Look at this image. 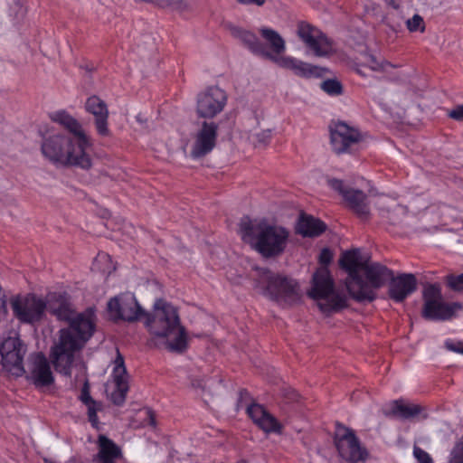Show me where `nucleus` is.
Returning a JSON list of instances; mask_svg holds the SVG:
<instances>
[{"label": "nucleus", "instance_id": "3", "mask_svg": "<svg viewBox=\"0 0 463 463\" xmlns=\"http://www.w3.org/2000/svg\"><path fill=\"white\" fill-rule=\"evenodd\" d=\"M339 266L347 273L345 280L347 292L357 303L375 300L377 290L389 282L393 275V271L386 266L364 260L358 249L342 253Z\"/></svg>", "mask_w": 463, "mask_h": 463}, {"label": "nucleus", "instance_id": "31", "mask_svg": "<svg viewBox=\"0 0 463 463\" xmlns=\"http://www.w3.org/2000/svg\"><path fill=\"white\" fill-rule=\"evenodd\" d=\"M321 89L331 96H338L343 93V86L337 80L328 79L321 83Z\"/></svg>", "mask_w": 463, "mask_h": 463}, {"label": "nucleus", "instance_id": "49", "mask_svg": "<svg viewBox=\"0 0 463 463\" xmlns=\"http://www.w3.org/2000/svg\"><path fill=\"white\" fill-rule=\"evenodd\" d=\"M355 71H356V72H357L358 74H360V75H364V71H363V70H362V68H361V67H357V68L355 69Z\"/></svg>", "mask_w": 463, "mask_h": 463}, {"label": "nucleus", "instance_id": "25", "mask_svg": "<svg viewBox=\"0 0 463 463\" xmlns=\"http://www.w3.org/2000/svg\"><path fill=\"white\" fill-rule=\"evenodd\" d=\"M232 35L241 41L254 54L269 60H272L274 57V55L267 51L266 46L257 39L251 31H232Z\"/></svg>", "mask_w": 463, "mask_h": 463}, {"label": "nucleus", "instance_id": "39", "mask_svg": "<svg viewBox=\"0 0 463 463\" xmlns=\"http://www.w3.org/2000/svg\"><path fill=\"white\" fill-rule=\"evenodd\" d=\"M333 259V253L328 248H324L319 254V262L326 266L328 265Z\"/></svg>", "mask_w": 463, "mask_h": 463}, {"label": "nucleus", "instance_id": "41", "mask_svg": "<svg viewBox=\"0 0 463 463\" xmlns=\"http://www.w3.org/2000/svg\"><path fill=\"white\" fill-rule=\"evenodd\" d=\"M146 418L148 420V424L155 427L156 426L155 412L150 408H146Z\"/></svg>", "mask_w": 463, "mask_h": 463}, {"label": "nucleus", "instance_id": "19", "mask_svg": "<svg viewBox=\"0 0 463 463\" xmlns=\"http://www.w3.org/2000/svg\"><path fill=\"white\" fill-rule=\"evenodd\" d=\"M52 121L58 123L71 133L80 146L89 147L91 143L85 134L80 123L65 110H59L50 114Z\"/></svg>", "mask_w": 463, "mask_h": 463}, {"label": "nucleus", "instance_id": "12", "mask_svg": "<svg viewBox=\"0 0 463 463\" xmlns=\"http://www.w3.org/2000/svg\"><path fill=\"white\" fill-rule=\"evenodd\" d=\"M26 348L17 337H7L0 345V354L4 368L15 376L24 373L23 364Z\"/></svg>", "mask_w": 463, "mask_h": 463}, {"label": "nucleus", "instance_id": "35", "mask_svg": "<svg viewBox=\"0 0 463 463\" xmlns=\"http://www.w3.org/2000/svg\"><path fill=\"white\" fill-rule=\"evenodd\" d=\"M364 64L373 71H381L384 69L383 63L378 61L373 54L365 53Z\"/></svg>", "mask_w": 463, "mask_h": 463}, {"label": "nucleus", "instance_id": "1", "mask_svg": "<svg viewBox=\"0 0 463 463\" xmlns=\"http://www.w3.org/2000/svg\"><path fill=\"white\" fill-rule=\"evenodd\" d=\"M107 307L113 321L132 323L144 318L149 333L161 339L166 349L175 353L186 350V331L180 324L177 309L164 299L155 301L151 313L146 312L135 295L128 292L110 298Z\"/></svg>", "mask_w": 463, "mask_h": 463}, {"label": "nucleus", "instance_id": "14", "mask_svg": "<svg viewBox=\"0 0 463 463\" xmlns=\"http://www.w3.org/2000/svg\"><path fill=\"white\" fill-rule=\"evenodd\" d=\"M218 128V124L213 121L202 123L190 152L193 158H202L213 151L216 146Z\"/></svg>", "mask_w": 463, "mask_h": 463}, {"label": "nucleus", "instance_id": "9", "mask_svg": "<svg viewBox=\"0 0 463 463\" xmlns=\"http://www.w3.org/2000/svg\"><path fill=\"white\" fill-rule=\"evenodd\" d=\"M423 307L421 315L427 320H447L461 307L458 303L448 304L442 301L441 289L438 284H429L423 290Z\"/></svg>", "mask_w": 463, "mask_h": 463}, {"label": "nucleus", "instance_id": "47", "mask_svg": "<svg viewBox=\"0 0 463 463\" xmlns=\"http://www.w3.org/2000/svg\"><path fill=\"white\" fill-rule=\"evenodd\" d=\"M249 396V392L247 390H241L240 392V402H242V400L245 398V397H248Z\"/></svg>", "mask_w": 463, "mask_h": 463}, {"label": "nucleus", "instance_id": "24", "mask_svg": "<svg viewBox=\"0 0 463 463\" xmlns=\"http://www.w3.org/2000/svg\"><path fill=\"white\" fill-rule=\"evenodd\" d=\"M326 224L312 215L301 213L296 226V232L303 237H317L325 232Z\"/></svg>", "mask_w": 463, "mask_h": 463}, {"label": "nucleus", "instance_id": "7", "mask_svg": "<svg viewBox=\"0 0 463 463\" xmlns=\"http://www.w3.org/2000/svg\"><path fill=\"white\" fill-rule=\"evenodd\" d=\"M334 287L335 283L327 268H321L314 273L312 289L308 295L318 300L317 307L326 317L348 307L346 296L335 292Z\"/></svg>", "mask_w": 463, "mask_h": 463}, {"label": "nucleus", "instance_id": "29", "mask_svg": "<svg viewBox=\"0 0 463 463\" xmlns=\"http://www.w3.org/2000/svg\"><path fill=\"white\" fill-rule=\"evenodd\" d=\"M261 36L266 40L276 53L285 50V42L277 31H261Z\"/></svg>", "mask_w": 463, "mask_h": 463}, {"label": "nucleus", "instance_id": "5", "mask_svg": "<svg viewBox=\"0 0 463 463\" xmlns=\"http://www.w3.org/2000/svg\"><path fill=\"white\" fill-rule=\"evenodd\" d=\"M255 271L254 287L260 288L262 295L283 307L300 302L302 295L297 280L265 268H256Z\"/></svg>", "mask_w": 463, "mask_h": 463}, {"label": "nucleus", "instance_id": "23", "mask_svg": "<svg viewBox=\"0 0 463 463\" xmlns=\"http://www.w3.org/2000/svg\"><path fill=\"white\" fill-rule=\"evenodd\" d=\"M313 31H298L299 37L306 45L317 55L326 56L333 52L331 41L321 31L318 35H313Z\"/></svg>", "mask_w": 463, "mask_h": 463}, {"label": "nucleus", "instance_id": "45", "mask_svg": "<svg viewBox=\"0 0 463 463\" xmlns=\"http://www.w3.org/2000/svg\"><path fill=\"white\" fill-rule=\"evenodd\" d=\"M192 385L194 388H200V389H204V387H205L204 381L203 379L192 380Z\"/></svg>", "mask_w": 463, "mask_h": 463}, {"label": "nucleus", "instance_id": "38", "mask_svg": "<svg viewBox=\"0 0 463 463\" xmlns=\"http://www.w3.org/2000/svg\"><path fill=\"white\" fill-rule=\"evenodd\" d=\"M448 117L456 121H463V104L457 105L453 109L448 111Z\"/></svg>", "mask_w": 463, "mask_h": 463}, {"label": "nucleus", "instance_id": "15", "mask_svg": "<svg viewBox=\"0 0 463 463\" xmlns=\"http://www.w3.org/2000/svg\"><path fill=\"white\" fill-rule=\"evenodd\" d=\"M329 186L338 192L349 207L361 218L366 219L369 215V208L366 202V194L358 189L346 188L342 180H328Z\"/></svg>", "mask_w": 463, "mask_h": 463}, {"label": "nucleus", "instance_id": "6", "mask_svg": "<svg viewBox=\"0 0 463 463\" xmlns=\"http://www.w3.org/2000/svg\"><path fill=\"white\" fill-rule=\"evenodd\" d=\"M86 148L78 143L74 146L71 138L61 134L45 138L41 147L43 155L54 164L90 169L91 159L85 152Z\"/></svg>", "mask_w": 463, "mask_h": 463}, {"label": "nucleus", "instance_id": "51", "mask_svg": "<svg viewBox=\"0 0 463 463\" xmlns=\"http://www.w3.org/2000/svg\"><path fill=\"white\" fill-rule=\"evenodd\" d=\"M43 461H44V463H54L53 461H52L49 458H44Z\"/></svg>", "mask_w": 463, "mask_h": 463}, {"label": "nucleus", "instance_id": "22", "mask_svg": "<svg viewBox=\"0 0 463 463\" xmlns=\"http://www.w3.org/2000/svg\"><path fill=\"white\" fill-rule=\"evenodd\" d=\"M98 453L93 461L99 463H116L123 458L121 448L107 436L100 434L97 440Z\"/></svg>", "mask_w": 463, "mask_h": 463}, {"label": "nucleus", "instance_id": "44", "mask_svg": "<svg viewBox=\"0 0 463 463\" xmlns=\"http://www.w3.org/2000/svg\"><path fill=\"white\" fill-rule=\"evenodd\" d=\"M297 29L302 30V29H315L310 24L307 23L306 21H298L297 23Z\"/></svg>", "mask_w": 463, "mask_h": 463}, {"label": "nucleus", "instance_id": "20", "mask_svg": "<svg viewBox=\"0 0 463 463\" xmlns=\"http://www.w3.org/2000/svg\"><path fill=\"white\" fill-rule=\"evenodd\" d=\"M246 411L249 417L263 431L267 433L281 431L282 427L280 423L277 420V419L274 416L269 413L260 404H248Z\"/></svg>", "mask_w": 463, "mask_h": 463}, {"label": "nucleus", "instance_id": "37", "mask_svg": "<svg viewBox=\"0 0 463 463\" xmlns=\"http://www.w3.org/2000/svg\"><path fill=\"white\" fill-rule=\"evenodd\" d=\"M406 25L407 29H425L424 21L419 14H414L411 19H408Z\"/></svg>", "mask_w": 463, "mask_h": 463}, {"label": "nucleus", "instance_id": "33", "mask_svg": "<svg viewBox=\"0 0 463 463\" xmlns=\"http://www.w3.org/2000/svg\"><path fill=\"white\" fill-rule=\"evenodd\" d=\"M449 463H463V436L453 447Z\"/></svg>", "mask_w": 463, "mask_h": 463}, {"label": "nucleus", "instance_id": "43", "mask_svg": "<svg viewBox=\"0 0 463 463\" xmlns=\"http://www.w3.org/2000/svg\"><path fill=\"white\" fill-rule=\"evenodd\" d=\"M447 346L449 349H450L452 351L463 354V344L460 342L456 345L455 344H448Z\"/></svg>", "mask_w": 463, "mask_h": 463}, {"label": "nucleus", "instance_id": "17", "mask_svg": "<svg viewBox=\"0 0 463 463\" xmlns=\"http://www.w3.org/2000/svg\"><path fill=\"white\" fill-rule=\"evenodd\" d=\"M28 379L37 388L47 387L53 383L54 377L50 364L43 353H36L32 356Z\"/></svg>", "mask_w": 463, "mask_h": 463}, {"label": "nucleus", "instance_id": "16", "mask_svg": "<svg viewBox=\"0 0 463 463\" xmlns=\"http://www.w3.org/2000/svg\"><path fill=\"white\" fill-rule=\"evenodd\" d=\"M417 289V279L411 273L392 275L389 280L388 295L395 302H402Z\"/></svg>", "mask_w": 463, "mask_h": 463}, {"label": "nucleus", "instance_id": "10", "mask_svg": "<svg viewBox=\"0 0 463 463\" xmlns=\"http://www.w3.org/2000/svg\"><path fill=\"white\" fill-rule=\"evenodd\" d=\"M330 145L332 150L337 154L352 153V151L368 137L366 132L363 133L358 128L338 121L329 128Z\"/></svg>", "mask_w": 463, "mask_h": 463}, {"label": "nucleus", "instance_id": "36", "mask_svg": "<svg viewBox=\"0 0 463 463\" xmlns=\"http://www.w3.org/2000/svg\"><path fill=\"white\" fill-rule=\"evenodd\" d=\"M115 367L113 370V376L122 375V376H128L126 367L124 365V358L123 356L118 353V356L115 360Z\"/></svg>", "mask_w": 463, "mask_h": 463}, {"label": "nucleus", "instance_id": "18", "mask_svg": "<svg viewBox=\"0 0 463 463\" xmlns=\"http://www.w3.org/2000/svg\"><path fill=\"white\" fill-rule=\"evenodd\" d=\"M85 109L94 116V124L98 134L101 137H109L110 135L108 126L109 110L105 101L93 95L87 99Z\"/></svg>", "mask_w": 463, "mask_h": 463}, {"label": "nucleus", "instance_id": "4", "mask_svg": "<svg viewBox=\"0 0 463 463\" xmlns=\"http://www.w3.org/2000/svg\"><path fill=\"white\" fill-rule=\"evenodd\" d=\"M241 239L253 245L254 249L264 258L280 256L288 244V231L279 225H273L266 219L251 220L243 217L240 222Z\"/></svg>", "mask_w": 463, "mask_h": 463}, {"label": "nucleus", "instance_id": "28", "mask_svg": "<svg viewBox=\"0 0 463 463\" xmlns=\"http://www.w3.org/2000/svg\"><path fill=\"white\" fill-rule=\"evenodd\" d=\"M116 389L112 392L110 399L113 404L121 406L124 404L127 393L129 390L128 376H113Z\"/></svg>", "mask_w": 463, "mask_h": 463}, {"label": "nucleus", "instance_id": "30", "mask_svg": "<svg viewBox=\"0 0 463 463\" xmlns=\"http://www.w3.org/2000/svg\"><path fill=\"white\" fill-rule=\"evenodd\" d=\"M348 44L354 49L364 48L367 51L371 47V40H366L364 31H353L348 39Z\"/></svg>", "mask_w": 463, "mask_h": 463}, {"label": "nucleus", "instance_id": "21", "mask_svg": "<svg viewBox=\"0 0 463 463\" xmlns=\"http://www.w3.org/2000/svg\"><path fill=\"white\" fill-rule=\"evenodd\" d=\"M271 61L277 63L279 67L290 70L297 76L304 78L320 76L323 70L322 68L313 66L292 57L274 56Z\"/></svg>", "mask_w": 463, "mask_h": 463}, {"label": "nucleus", "instance_id": "2", "mask_svg": "<svg viewBox=\"0 0 463 463\" xmlns=\"http://www.w3.org/2000/svg\"><path fill=\"white\" fill-rule=\"evenodd\" d=\"M50 312L69 326L59 331V339L52 347L51 359L54 369L71 376L75 354L80 351L95 331V315L91 309L77 314L62 295H52L49 299Z\"/></svg>", "mask_w": 463, "mask_h": 463}, {"label": "nucleus", "instance_id": "32", "mask_svg": "<svg viewBox=\"0 0 463 463\" xmlns=\"http://www.w3.org/2000/svg\"><path fill=\"white\" fill-rule=\"evenodd\" d=\"M448 287L457 292L463 291V273L459 275L449 274L446 276Z\"/></svg>", "mask_w": 463, "mask_h": 463}, {"label": "nucleus", "instance_id": "11", "mask_svg": "<svg viewBox=\"0 0 463 463\" xmlns=\"http://www.w3.org/2000/svg\"><path fill=\"white\" fill-rule=\"evenodd\" d=\"M11 307L14 317L22 323L33 324L42 319L46 302L34 294H27L24 297L16 296L11 299Z\"/></svg>", "mask_w": 463, "mask_h": 463}, {"label": "nucleus", "instance_id": "26", "mask_svg": "<svg viewBox=\"0 0 463 463\" xmlns=\"http://www.w3.org/2000/svg\"><path fill=\"white\" fill-rule=\"evenodd\" d=\"M419 405H408L402 400H395L391 404L389 411H385L386 416H392L402 420L413 418L420 413Z\"/></svg>", "mask_w": 463, "mask_h": 463}, {"label": "nucleus", "instance_id": "13", "mask_svg": "<svg viewBox=\"0 0 463 463\" xmlns=\"http://www.w3.org/2000/svg\"><path fill=\"white\" fill-rule=\"evenodd\" d=\"M227 102L225 91L217 86L207 88L197 96L196 113L203 118H213L221 113Z\"/></svg>", "mask_w": 463, "mask_h": 463}, {"label": "nucleus", "instance_id": "27", "mask_svg": "<svg viewBox=\"0 0 463 463\" xmlns=\"http://www.w3.org/2000/svg\"><path fill=\"white\" fill-rule=\"evenodd\" d=\"M80 400L88 408V418L92 426L98 425V415L97 411L101 410V403L92 399L90 392V383L86 380L80 391Z\"/></svg>", "mask_w": 463, "mask_h": 463}, {"label": "nucleus", "instance_id": "40", "mask_svg": "<svg viewBox=\"0 0 463 463\" xmlns=\"http://www.w3.org/2000/svg\"><path fill=\"white\" fill-rule=\"evenodd\" d=\"M271 132L270 130H264L261 133L257 135V138L259 143L266 145V143L270 139Z\"/></svg>", "mask_w": 463, "mask_h": 463}, {"label": "nucleus", "instance_id": "42", "mask_svg": "<svg viewBox=\"0 0 463 463\" xmlns=\"http://www.w3.org/2000/svg\"><path fill=\"white\" fill-rule=\"evenodd\" d=\"M241 5H255L261 6L265 4L266 0H237Z\"/></svg>", "mask_w": 463, "mask_h": 463}, {"label": "nucleus", "instance_id": "48", "mask_svg": "<svg viewBox=\"0 0 463 463\" xmlns=\"http://www.w3.org/2000/svg\"><path fill=\"white\" fill-rule=\"evenodd\" d=\"M99 259L109 260V256L107 254H99Z\"/></svg>", "mask_w": 463, "mask_h": 463}, {"label": "nucleus", "instance_id": "34", "mask_svg": "<svg viewBox=\"0 0 463 463\" xmlns=\"http://www.w3.org/2000/svg\"><path fill=\"white\" fill-rule=\"evenodd\" d=\"M413 456L419 463H433L430 455L416 445L413 447Z\"/></svg>", "mask_w": 463, "mask_h": 463}, {"label": "nucleus", "instance_id": "50", "mask_svg": "<svg viewBox=\"0 0 463 463\" xmlns=\"http://www.w3.org/2000/svg\"><path fill=\"white\" fill-rule=\"evenodd\" d=\"M388 3L392 5L394 8H398V5L394 3V0H390Z\"/></svg>", "mask_w": 463, "mask_h": 463}, {"label": "nucleus", "instance_id": "46", "mask_svg": "<svg viewBox=\"0 0 463 463\" xmlns=\"http://www.w3.org/2000/svg\"><path fill=\"white\" fill-rule=\"evenodd\" d=\"M14 5H15V6H16V7H18L19 11L22 13V15H24V13H25V9L23 7V5H22V4L20 3V1H19V0H16V1L14 2Z\"/></svg>", "mask_w": 463, "mask_h": 463}, {"label": "nucleus", "instance_id": "8", "mask_svg": "<svg viewBox=\"0 0 463 463\" xmlns=\"http://www.w3.org/2000/svg\"><path fill=\"white\" fill-rule=\"evenodd\" d=\"M334 443L339 456L350 463L364 462L369 452L361 442L354 430L337 423L334 436Z\"/></svg>", "mask_w": 463, "mask_h": 463}]
</instances>
